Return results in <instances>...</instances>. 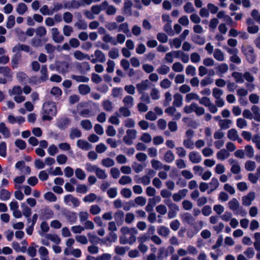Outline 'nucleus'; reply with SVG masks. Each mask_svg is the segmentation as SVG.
Segmentation results:
<instances>
[{
    "label": "nucleus",
    "mask_w": 260,
    "mask_h": 260,
    "mask_svg": "<svg viewBox=\"0 0 260 260\" xmlns=\"http://www.w3.org/2000/svg\"><path fill=\"white\" fill-rule=\"evenodd\" d=\"M102 164L105 167L109 168L114 165V161L110 158L103 159L102 161Z\"/></svg>",
    "instance_id": "obj_62"
},
{
    "label": "nucleus",
    "mask_w": 260,
    "mask_h": 260,
    "mask_svg": "<svg viewBox=\"0 0 260 260\" xmlns=\"http://www.w3.org/2000/svg\"><path fill=\"white\" fill-rule=\"evenodd\" d=\"M57 70L60 73H68L72 68L70 60L59 61L56 63Z\"/></svg>",
    "instance_id": "obj_5"
},
{
    "label": "nucleus",
    "mask_w": 260,
    "mask_h": 260,
    "mask_svg": "<svg viewBox=\"0 0 260 260\" xmlns=\"http://www.w3.org/2000/svg\"><path fill=\"white\" fill-rule=\"evenodd\" d=\"M51 30L52 35V39L54 42L56 43H60L63 40V36L60 34L57 28L53 27Z\"/></svg>",
    "instance_id": "obj_12"
},
{
    "label": "nucleus",
    "mask_w": 260,
    "mask_h": 260,
    "mask_svg": "<svg viewBox=\"0 0 260 260\" xmlns=\"http://www.w3.org/2000/svg\"><path fill=\"white\" fill-rule=\"evenodd\" d=\"M136 230L135 228H129L127 226L122 227L120 229V232L122 235L121 237H127L129 234L134 233V231Z\"/></svg>",
    "instance_id": "obj_41"
},
{
    "label": "nucleus",
    "mask_w": 260,
    "mask_h": 260,
    "mask_svg": "<svg viewBox=\"0 0 260 260\" xmlns=\"http://www.w3.org/2000/svg\"><path fill=\"white\" fill-rule=\"evenodd\" d=\"M20 51H23L25 52L29 53L30 54H32L34 53L30 47L25 44H18L15 46L12 49L13 52H20Z\"/></svg>",
    "instance_id": "obj_9"
},
{
    "label": "nucleus",
    "mask_w": 260,
    "mask_h": 260,
    "mask_svg": "<svg viewBox=\"0 0 260 260\" xmlns=\"http://www.w3.org/2000/svg\"><path fill=\"white\" fill-rule=\"evenodd\" d=\"M157 232L158 234L162 237H167L170 234V230L168 227L164 225L157 228Z\"/></svg>",
    "instance_id": "obj_26"
},
{
    "label": "nucleus",
    "mask_w": 260,
    "mask_h": 260,
    "mask_svg": "<svg viewBox=\"0 0 260 260\" xmlns=\"http://www.w3.org/2000/svg\"><path fill=\"white\" fill-rule=\"evenodd\" d=\"M126 135L123 137V140L127 145H132L133 140L136 138L137 131L134 129H127L126 132Z\"/></svg>",
    "instance_id": "obj_7"
},
{
    "label": "nucleus",
    "mask_w": 260,
    "mask_h": 260,
    "mask_svg": "<svg viewBox=\"0 0 260 260\" xmlns=\"http://www.w3.org/2000/svg\"><path fill=\"white\" fill-rule=\"evenodd\" d=\"M182 96L179 93H175L174 95L173 106L177 107H181L182 105Z\"/></svg>",
    "instance_id": "obj_30"
},
{
    "label": "nucleus",
    "mask_w": 260,
    "mask_h": 260,
    "mask_svg": "<svg viewBox=\"0 0 260 260\" xmlns=\"http://www.w3.org/2000/svg\"><path fill=\"white\" fill-rule=\"evenodd\" d=\"M10 198V193L7 190L3 189L1 190L0 198L3 201H7Z\"/></svg>",
    "instance_id": "obj_61"
},
{
    "label": "nucleus",
    "mask_w": 260,
    "mask_h": 260,
    "mask_svg": "<svg viewBox=\"0 0 260 260\" xmlns=\"http://www.w3.org/2000/svg\"><path fill=\"white\" fill-rule=\"evenodd\" d=\"M45 238L47 240H50L56 245L59 244L61 241L59 236L55 234H47L45 235Z\"/></svg>",
    "instance_id": "obj_25"
},
{
    "label": "nucleus",
    "mask_w": 260,
    "mask_h": 260,
    "mask_svg": "<svg viewBox=\"0 0 260 260\" xmlns=\"http://www.w3.org/2000/svg\"><path fill=\"white\" fill-rule=\"evenodd\" d=\"M75 26L80 29H86L87 28V23L83 20H79L75 24Z\"/></svg>",
    "instance_id": "obj_64"
},
{
    "label": "nucleus",
    "mask_w": 260,
    "mask_h": 260,
    "mask_svg": "<svg viewBox=\"0 0 260 260\" xmlns=\"http://www.w3.org/2000/svg\"><path fill=\"white\" fill-rule=\"evenodd\" d=\"M15 24V17L14 15H11L8 17L6 27L8 29L12 28Z\"/></svg>",
    "instance_id": "obj_42"
},
{
    "label": "nucleus",
    "mask_w": 260,
    "mask_h": 260,
    "mask_svg": "<svg viewBox=\"0 0 260 260\" xmlns=\"http://www.w3.org/2000/svg\"><path fill=\"white\" fill-rule=\"evenodd\" d=\"M31 245V246L28 247L27 248V253L30 256L34 257L37 254V250L36 247L37 246H36L34 243H32Z\"/></svg>",
    "instance_id": "obj_54"
},
{
    "label": "nucleus",
    "mask_w": 260,
    "mask_h": 260,
    "mask_svg": "<svg viewBox=\"0 0 260 260\" xmlns=\"http://www.w3.org/2000/svg\"><path fill=\"white\" fill-rule=\"evenodd\" d=\"M71 78L73 80H76L77 82L87 83L89 81V78L85 76H78V75H73L71 76Z\"/></svg>",
    "instance_id": "obj_43"
},
{
    "label": "nucleus",
    "mask_w": 260,
    "mask_h": 260,
    "mask_svg": "<svg viewBox=\"0 0 260 260\" xmlns=\"http://www.w3.org/2000/svg\"><path fill=\"white\" fill-rule=\"evenodd\" d=\"M145 167L146 165L144 164H138L137 162L134 163L132 165L133 170L137 173L142 172Z\"/></svg>",
    "instance_id": "obj_53"
},
{
    "label": "nucleus",
    "mask_w": 260,
    "mask_h": 260,
    "mask_svg": "<svg viewBox=\"0 0 260 260\" xmlns=\"http://www.w3.org/2000/svg\"><path fill=\"white\" fill-rule=\"evenodd\" d=\"M70 120L68 118H62L57 121V126L60 129H64L68 126Z\"/></svg>",
    "instance_id": "obj_37"
},
{
    "label": "nucleus",
    "mask_w": 260,
    "mask_h": 260,
    "mask_svg": "<svg viewBox=\"0 0 260 260\" xmlns=\"http://www.w3.org/2000/svg\"><path fill=\"white\" fill-rule=\"evenodd\" d=\"M65 216L71 224L76 222L77 220V215L74 212H68L66 213Z\"/></svg>",
    "instance_id": "obj_29"
},
{
    "label": "nucleus",
    "mask_w": 260,
    "mask_h": 260,
    "mask_svg": "<svg viewBox=\"0 0 260 260\" xmlns=\"http://www.w3.org/2000/svg\"><path fill=\"white\" fill-rule=\"evenodd\" d=\"M181 52L180 51H172L167 53L165 57V61L171 63L174 61V58H179L180 57Z\"/></svg>",
    "instance_id": "obj_10"
},
{
    "label": "nucleus",
    "mask_w": 260,
    "mask_h": 260,
    "mask_svg": "<svg viewBox=\"0 0 260 260\" xmlns=\"http://www.w3.org/2000/svg\"><path fill=\"white\" fill-rule=\"evenodd\" d=\"M78 88L79 92L83 95L88 94L91 90L90 87L87 84H80Z\"/></svg>",
    "instance_id": "obj_28"
},
{
    "label": "nucleus",
    "mask_w": 260,
    "mask_h": 260,
    "mask_svg": "<svg viewBox=\"0 0 260 260\" xmlns=\"http://www.w3.org/2000/svg\"><path fill=\"white\" fill-rule=\"evenodd\" d=\"M59 151L58 148L54 144L50 145L47 150L48 154L51 156H55Z\"/></svg>",
    "instance_id": "obj_50"
},
{
    "label": "nucleus",
    "mask_w": 260,
    "mask_h": 260,
    "mask_svg": "<svg viewBox=\"0 0 260 260\" xmlns=\"http://www.w3.org/2000/svg\"><path fill=\"white\" fill-rule=\"evenodd\" d=\"M255 198V193L253 191L249 192L247 196L242 197V204L244 206H249L251 204V202Z\"/></svg>",
    "instance_id": "obj_15"
},
{
    "label": "nucleus",
    "mask_w": 260,
    "mask_h": 260,
    "mask_svg": "<svg viewBox=\"0 0 260 260\" xmlns=\"http://www.w3.org/2000/svg\"><path fill=\"white\" fill-rule=\"evenodd\" d=\"M40 12L44 15H52L53 11L51 9H49L47 5H44L40 10Z\"/></svg>",
    "instance_id": "obj_63"
},
{
    "label": "nucleus",
    "mask_w": 260,
    "mask_h": 260,
    "mask_svg": "<svg viewBox=\"0 0 260 260\" xmlns=\"http://www.w3.org/2000/svg\"><path fill=\"white\" fill-rule=\"evenodd\" d=\"M38 252L41 260H48L49 259V251L44 246H41L39 248Z\"/></svg>",
    "instance_id": "obj_20"
},
{
    "label": "nucleus",
    "mask_w": 260,
    "mask_h": 260,
    "mask_svg": "<svg viewBox=\"0 0 260 260\" xmlns=\"http://www.w3.org/2000/svg\"><path fill=\"white\" fill-rule=\"evenodd\" d=\"M170 71L169 67L164 64L160 65L156 70L157 72L159 74L163 75L167 74Z\"/></svg>",
    "instance_id": "obj_38"
},
{
    "label": "nucleus",
    "mask_w": 260,
    "mask_h": 260,
    "mask_svg": "<svg viewBox=\"0 0 260 260\" xmlns=\"http://www.w3.org/2000/svg\"><path fill=\"white\" fill-rule=\"evenodd\" d=\"M0 74L3 75L8 81H11L12 79V73L11 69L7 67H0Z\"/></svg>",
    "instance_id": "obj_16"
},
{
    "label": "nucleus",
    "mask_w": 260,
    "mask_h": 260,
    "mask_svg": "<svg viewBox=\"0 0 260 260\" xmlns=\"http://www.w3.org/2000/svg\"><path fill=\"white\" fill-rule=\"evenodd\" d=\"M172 70L177 73H180L183 71L184 66L179 62L174 63L172 67Z\"/></svg>",
    "instance_id": "obj_52"
},
{
    "label": "nucleus",
    "mask_w": 260,
    "mask_h": 260,
    "mask_svg": "<svg viewBox=\"0 0 260 260\" xmlns=\"http://www.w3.org/2000/svg\"><path fill=\"white\" fill-rule=\"evenodd\" d=\"M118 31L122 32L125 34L127 37L131 36L130 30L128 27V25L127 23H123L118 25Z\"/></svg>",
    "instance_id": "obj_23"
},
{
    "label": "nucleus",
    "mask_w": 260,
    "mask_h": 260,
    "mask_svg": "<svg viewBox=\"0 0 260 260\" xmlns=\"http://www.w3.org/2000/svg\"><path fill=\"white\" fill-rule=\"evenodd\" d=\"M81 135L82 133L80 129L76 128H71L70 134V138L71 139L80 138Z\"/></svg>",
    "instance_id": "obj_34"
},
{
    "label": "nucleus",
    "mask_w": 260,
    "mask_h": 260,
    "mask_svg": "<svg viewBox=\"0 0 260 260\" xmlns=\"http://www.w3.org/2000/svg\"><path fill=\"white\" fill-rule=\"evenodd\" d=\"M129 108H128L125 106L121 107L119 109L120 116H122L125 117L131 116V112L129 110Z\"/></svg>",
    "instance_id": "obj_40"
},
{
    "label": "nucleus",
    "mask_w": 260,
    "mask_h": 260,
    "mask_svg": "<svg viewBox=\"0 0 260 260\" xmlns=\"http://www.w3.org/2000/svg\"><path fill=\"white\" fill-rule=\"evenodd\" d=\"M150 83L148 80L142 81L136 85V88L140 94L144 93V91L147 90L149 87Z\"/></svg>",
    "instance_id": "obj_13"
},
{
    "label": "nucleus",
    "mask_w": 260,
    "mask_h": 260,
    "mask_svg": "<svg viewBox=\"0 0 260 260\" xmlns=\"http://www.w3.org/2000/svg\"><path fill=\"white\" fill-rule=\"evenodd\" d=\"M74 57L79 60H82L85 59H90V56L87 54H85L79 50H76L73 53Z\"/></svg>",
    "instance_id": "obj_21"
},
{
    "label": "nucleus",
    "mask_w": 260,
    "mask_h": 260,
    "mask_svg": "<svg viewBox=\"0 0 260 260\" xmlns=\"http://www.w3.org/2000/svg\"><path fill=\"white\" fill-rule=\"evenodd\" d=\"M15 54L13 56L11 59L12 67L13 69L17 68L21 60V54L18 52H14Z\"/></svg>",
    "instance_id": "obj_14"
},
{
    "label": "nucleus",
    "mask_w": 260,
    "mask_h": 260,
    "mask_svg": "<svg viewBox=\"0 0 260 260\" xmlns=\"http://www.w3.org/2000/svg\"><path fill=\"white\" fill-rule=\"evenodd\" d=\"M138 234V231L135 230L134 233L129 234L127 237H120L119 242L122 244H128L132 245L136 241V235Z\"/></svg>",
    "instance_id": "obj_6"
},
{
    "label": "nucleus",
    "mask_w": 260,
    "mask_h": 260,
    "mask_svg": "<svg viewBox=\"0 0 260 260\" xmlns=\"http://www.w3.org/2000/svg\"><path fill=\"white\" fill-rule=\"evenodd\" d=\"M57 113L55 103L52 102L45 103L42 109V119L50 121Z\"/></svg>",
    "instance_id": "obj_1"
},
{
    "label": "nucleus",
    "mask_w": 260,
    "mask_h": 260,
    "mask_svg": "<svg viewBox=\"0 0 260 260\" xmlns=\"http://www.w3.org/2000/svg\"><path fill=\"white\" fill-rule=\"evenodd\" d=\"M229 206L231 210L235 211L239 207V203L236 198H233L229 202Z\"/></svg>",
    "instance_id": "obj_47"
},
{
    "label": "nucleus",
    "mask_w": 260,
    "mask_h": 260,
    "mask_svg": "<svg viewBox=\"0 0 260 260\" xmlns=\"http://www.w3.org/2000/svg\"><path fill=\"white\" fill-rule=\"evenodd\" d=\"M124 215V213L122 211H118L114 214V219L118 225L123 223Z\"/></svg>",
    "instance_id": "obj_27"
},
{
    "label": "nucleus",
    "mask_w": 260,
    "mask_h": 260,
    "mask_svg": "<svg viewBox=\"0 0 260 260\" xmlns=\"http://www.w3.org/2000/svg\"><path fill=\"white\" fill-rule=\"evenodd\" d=\"M232 76L234 78L236 83H242L244 81L243 75L242 73L234 72L232 73Z\"/></svg>",
    "instance_id": "obj_31"
},
{
    "label": "nucleus",
    "mask_w": 260,
    "mask_h": 260,
    "mask_svg": "<svg viewBox=\"0 0 260 260\" xmlns=\"http://www.w3.org/2000/svg\"><path fill=\"white\" fill-rule=\"evenodd\" d=\"M119 183L122 185L130 184L132 182V179L128 176H122L119 180Z\"/></svg>",
    "instance_id": "obj_51"
},
{
    "label": "nucleus",
    "mask_w": 260,
    "mask_h": 260,
    "mask_svg": "<svg viewBox=\"0 0 260 260\" xmlns=\"http://www.w3.org/2000/svg\"><path fill=\"white\" fill-rule=\"evenodd\" d=\"M104 109L106 111H112L113 108L112 103L109 100H105L103 102Z\"/></svg>",
    "instance_id": "obj_56"
},
{
    "label": "nucleus",
    "mask_w": 260,
    "mask_h": 260,
    "mask_svg": "<svg viewBox=\"0 0 260 260\" xmlns=\"http://www.w3.org/2000/svg\"><path fill=\"white\" fill-rule=\"evenodd\" d=\"M229 153L225 149H222L217 153V158L219 160H224L229 156Z\"/></svg>",
    "instance_id": "obj_35"
},
{
    "label": "nucleus",
    "mask_w": 260,
    "mask_h": 260,
    "mask_svg": "<svg viewBox=\"0 0 260 260\" xmlns=\"http://www.w3.org/2000/svg\"><path fill=\"white\" fill-rule=\"evenodd\" d=\"M122 93L123 89L121 87H114L112 89V95L114 98H120Z\"/></svg>",
    "instance_id": "obj_48"
},
{
    "label": "nucleus",
    "mask_w": 260,
    "mask_h": 260,
    "mask_svg": "<svg viewBox=\"0 0 260 260\" xmlns=\"http://www.w3.org/2000/svg\"><path fill=\"white\" fill-rule=\"evenodd\" d=\"M28 10L27 6L23 3H20L18 5L16 9V12L19 15H23Z\"/></svg>",
    "instance_id": "obj_33"
},
{
    "label": "nucleus",
    "mask_w": 260,
    "mask_h": 260,
    "mask_svg": "<svg viewBox=\"0 0 260 260\" xmlns=\"http://www.w3.org/2000/svg\"><path fill=\"white\" fill-rule=\"evenodd\" d=\"M9 93L10 95H18L19 94H21L22 93V90L20 86H15L13 87L12 89H10L9 90Z\"/></svg>",
    "instance_id": "obj_44"
},
{
    "label": "nucleus",
    "mask_w": 260,
    "mask_h": 260,
    "mask_svg": "<svg viewBox=\"0 0 260 260\" xmlns=\"http://www.w3.org/2000/svg\"><path fill=\"white\" fill-rule=\"evenodd\" d=\"M103 40L106 43H110L113 45H116L117 44V42L115 40L114 38H113L108 34H106L104 35V36L103 37Z\"/></svg>",
    "instance_id": "obj_57"
},
{
    "label": "nucleus",
    "mask_w": 260,
    "mask_h": 260,
    "mask_svg": "<svg viewBox=\"0 0 260 260\" xmlns=\"http://www.w3.org/2000/svg\"><path fill=\"white\" fill-rule=\"evenodd\" d=\"M189 160L194 164H197L201 160V155L196 152H191L189 154Z\"/></svg>",
    "instance_id": "obj_24"
},
{
    "label": "nucleus",
    "mask_w": 260,
    "mask_h": 260,
    "mask_svg": "<svg viewBox=\"0 0 260 260\" xmlns=\"http://www.w3.org/2000/svg\"><path fill=\"white\" fill-rule=\"evenodd\" d=\"M175 159V155L171 150L167 151L164 156V160L168 163L173 162Z\"/></svg>",
    "instance_id": "obj_36"
},
{
    "label": "nucleus",
    "mask_w": 260,
    "mask_h": 260,
    "mask_svg": "<svg viewBox=\"0 0 260 260\" xmlns=\"http://www.w3.org/2000/svg\"><path fill=\"white\" fill-rule=\"evenodd\" d=\"M241 51L245 56L247 61L249 63L253 64L255 62L256 59V54L254 53V50L251 45L242 46Z\"/></svg>",
    "instance_id": "obj_2"
},
{
    "label": "nucleus",
    "mask_w": 260,
    "mask_h": 260,
    "mask_svg": "<svg viewBox=\"0 0 260 260\" xmlns=\"http://www.w3.org/2000/svg\"><path fill=\"white\" fill-rule=\"evenodd\" d=\"M75 174L76 178L79 180H84L86 178L85 173L80 168H77L75 170Z\"/></svg>",
    "instance_id": "obj_46"
},
{
    "label": "nucleus",
    "mask_w": 260,
    "mask_h": 260,
    "mask_svg": "<svg viewBox=\"0 0 260 260\" xmlns=\"http://www.w3.org/2000/svg\"><path fill=\"white\" fill-rule=\"evenodd\" d=\"M48 71L46 65L42 66L41 68L40 74L41 76L39 79L38 82L41 83L46 81L48 78V76L47 74Z\"/></svg>",
    "instance_id": "obj_19"
},
{
    "label": "nucleus",
    "mask_w": 260,
    "mask_h": 260,
    "mask_svg": "<svg viewBox=\"0 0 260 260\" xmlns=\"http://www.w3.org/2000/svg\"><path fill=\"white\" fill-rule=\"evenodd\" d=\"M8 120L11 124L17 123L21 124L25 121V118L21 116L15 117L12 115H10L8 117Z\"/></svg>",
    "instance_id": "obj_17"
},
{
    "label": "nucleus",
    "mask_w": 260,
    "mask_h": 260,
    "mask_svg": "<svg viewBox=\"0 0 260 260\" xmlns=\"http://www.w3.org/2000/svg\"><path fill=\"white\" fill-rule=\"evenodd\" d=\"M122 103L124 106L131 108L134 105V99L132 96L127 95L123 98Z\"/></svg>",
    "instance_id": "obj_22"
},
{
    "label": "nucleus",
    "mask_w": 260,
    "mask_h": 260,
    "mask_svg": "<svg viewBox=\"0 0 260 260\" xmlns=\"http://www.w3.org/2000/svg\"><path fill=\"white\" fill-rule=\"evenodd\" d=\"M200 103L209 108L210 111H211V103L209 98L203 97L201 99H199Z\"/></svg>",
    "instance_id": "obj_55"
},
{
    "label": "nucleus",
    "mask_w": 260,
    "mask_h": 260,
    "mask_svg": "<svg viewBox=\"0 0 260 260\" xmlns=\"http://www.w3.org/2000/svg\"><path fill=\"white\" fill-rule=\"evenodd\" d=\"M80 124L82 128L86 131L90 130L92 127L91 121L87 119L82 120L80 122Z\"/></svg>",
    "instance_id": "obj_49"
},
{
    "label": "nucleus",
    "mask_w": 260,
    "mask_h": 260,
    "mask_svg": "<svg viewBox=\"0 0 260 260\" xmlns=\"http://www.w3.org/2000/svg\"><path fill=\"white\" fill-rule=\"evenodd\" d=\"M21 207L22 210L23 215L25 217H28L30 216L31 213V209L28 207L25 203H22L21 204Z\"/></svg>",
    "instance_id": "obj_39"
},
{
    "label": "nucleus",
    "mask_w": 260,
    "mask_h": 260,
    "mask_svg": "<svg viewBox=\"0 0 260 260\" xmlns=\"http://www.w3.org/2000/svg\"><path fill=\"white\" fill-rule=\"evenodd\" d=\"M185 72L188 76H194L196 74V69L194 66L189 65L186 67Z\"/></svg>",
    "instance_id": "obj_60"
},
{
    "label": "nucleus",
    "mask_w": 260,
    "mask_h": 260,
    "mask_svg": "<svg viewBox=\"0 0 260 260\" xmlns=\"http://www.w3.org/2000/svg\"><path fill=\"white\" fill-rule=\"evenodd\" d=\"M62 90L58 87H53L50 91V93L54 95L55 98H58L62 94Z\"/></svg>",
    "instance_id": "obj_59"
},
{
    "label": "nucleus",
    "mask_w": 260,
    "mask_h": 260,
    "mask_svg": "<svg viewBox=\"0 0 260 260\" xmlns=\"http://www.w3.org/2000/svg\"><path fill=\"white\" fill-rule=\"evenodd\" d=\"M0 133L3 134L4 137L8 138L10 137V131L5 124L3 122L0 123Z\"/></svg>",
    "instance_id": "obj_32"
},
{
    "label": "nucleus",
    "mask_w": 260,
    "mask_h": 260,
    "mask_svg": "<svg viewBox=\"0 0 260 260\" xmlns=\"http://www.w3.org/2000/svg\"><path fill=\"white\" fill-rule=\"evenodd\" d=\"M188 190L187 189H180L172 195L173 200L176 202H179L186 196Z\"/></svg>",
    "instance_id": "obj_11"
},
{
    "label": "nucleus",
    "mask_w": 260,
    "mask_h": 260,
    "mask_svg": "<svg viewBox=\"0 0 260 260\" xmlns=\"http://www.w3.org/2000/svg\"><path fill=\"white\" fill-rule=\"evenodd\" d=\"M214 57L218 61H222L224 60V55L223 52L219 49H216L214 53Z\"/></svg>",
    "instance_id": "obj_58"
},
{
    "label": "nucleus",
    "mask_w": 260,
    "mask_h": 260,
    "mask_svg": "<svg viewBox=\"0 0 260 260\" xmlns=\"http://www.w3.org/2000/svg\"><path fill=\"white\" fill-rule=\"evenodd\" d=\"M164 203L169 208L168 218L172 219L175 217L179 211V207L170 200H166Z\"/></svg>",
    "instance_id": "obj_3"
},
{
    "label": "nucleus",
    "mask_w": 260,
    "mask_h": 260,
    "mask_svg": "<svg viewBox=\"0 0 260 260\" xmlns=\"http://www.w3.org/2000/svg\"><path fill=\"white\" fill-rule=\"evenodd\" d=\"M238 133L236 129L232 128L228 131V138L231 140L236 141L238 138Z\"/></svg>",
    "instance_id": "obj_45"
},
{
    "label": "nucleus",
    "mask_w": 260,
    "mask_h": 260,
    "mask_svg": "<svg viewBox=\"0 0 260 260\" xmlns=\"http://www.w3.org/2000/svg\"><path fill=\"white\" fill-rule=\"evenodd\" d=\"M77 146L80 149L84 150H89L92 148V145L87 141L84 140H79L77 142Z\"/></svg>",
    "instance_id": "obj_18"
},
{
    "label": "nucleus",
    "mask_w": 260,
    "mask_h": 260,
    "mask_svg": "<svg viewBox=\"0 0 260 260\" xmlns=\"http://www.w3.org/2000/svg\"><path fill=\"white\" fill-rule=\"evenodd\" d=\"M64 202L69 206L73 205L74 207H78L80 205L79 200L71 194H68L64 197Z\"/></svg>",
    "instance_id": "obj_8"
},
{
    "label": "nucleus",
    "mask_w": 260,
    "mask_h": 260,
    "mask_svg": "<svg viewBox=\"0 0 260 260\" xmlns=\"http://www.w3.org/2000/svg\"><path fill=\"white\" fill-rule=\"evenodd\" d=\"M90 56V60L92 63H95L97 62L103 63L106 61L105 54L99 49L96 50L94 51V54H92Z\"/></svg>",
    "instance_id": "obj_4"
}]
</instances>
